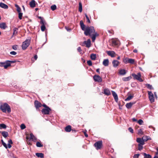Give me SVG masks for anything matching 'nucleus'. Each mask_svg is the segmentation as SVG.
<instances>
[{"mask_svg": "<svg viewBox=\"0 0 158 158\" xmlns=\"http://www.w3.org/2000/svg\"><path fill=\"white\" fill-rule=\"evenodd\" d=\"M93 78L95 81L101 82L102 81L101 78L99 75H95L94 76Z\"/></svg>", "mask_w": 158, "mask_h": 158, "instance_id": "nucleus-8", "label": "nucleus"}, {"mask_svg": "<svg viewBox=\"0 0 158 158\" xmlns=\"http://www.w3.org/2000/svg\"><path fill=\"white\" fill-rule=\"evenodd\" d=\"M15 7L16 8L17 11L18 12L21 11V9L17 4L15 5Z\"/></svg>", "mask_w": 158, "mask_h": 158, "instance_id": "nucleus-36", "label": "nucleus"}, {"mask_svg": "<svg viewBox=\"0 0 158 158\" xmlns=\"http://www.w3.org/2000/svg\"><path fill=\"white\" fill-rule=\"evenodd\" d=\"M139 156V154H137L134 155L133 156V158H138Z\"/></svg>", "mask_w": 158, "mask_h": 158, "instance_id": "nucleus-53", "label": "nucleus"}, {"mask_svg": "<svg viewBox=\"0 0 158 158\" xmlns=\"http://www.w3.org/2000/svg\"><path fill=\"white\" fill-rule=\"evenodd\" d=\"M98 34L96 32H94L93 34H92L91 35H90L91 36L92 41L93 42H94L95 39L96 37L98 35Z\"/></svg>", "mask_w": 158, "mask_h": 158, "instance_id": "nucleus-13", "label": "nucleus"}, {"mask_svg": "<svg viewBox=\"0 0 158 158\" xmlns=\"http://www.w3.org/2000/svg\"><path fill=\"white\" fill-rule=\"evenodd\" d=\"M7 148H10L11 147V144H10V143H8L7 144Z\"/></svg>", "mask_w": 158, "mask_h": 158, "instance_id": "nucleus-61", "label": "nucleus"}, {"mask_svg": "<svg viewBox=\"0 0 158 158\" xmlns=\"http://www.w3.org/2000/svg\"><path fill=\"white\" fill-rule=\"evenodd\" d=\"M129 58H127V57H126L125 58H124L123 60V62L125 63V64H127L128 63V60H129Z\"/></svg>", "mask_w": 158, "mask_h": 158, "instance_id": "nucleus-43", "label": "nucleus"}, {"mask_svg": "<svg viewBox=\"0 0 158 158\" xmlns=\"http://www.w3.org/2000/svg\"><path fill=\"white\" fill-rule=\"evenodd\" d=\"M83 44L86 45V46L89 48L90 46L91 41L89 39L87 40V41H85L84 42Z\"/></svg>", "mask_w": 158, "mask_h": 158, "instance_id": "nucleus-12", "label": "nucleus"}, {"mask_svg": "<svg viewBox=\"0 0 158 158\" xmlns=\"http://www.w3.org/2000/svg\"><path fill=\"white\" fill-rule=\"evenodd\" d=\"M143 144H138V150L139 151L141 150L143 148Z\"/></svg>", "mask_w": 158, "mask_h": 158, "instance_id": "nucleus-48", "label": "nucleus"}, {"mask_svg": "<svg viewBox=\"0 0 158 158\" xmlns=\"http://www.w3.org/2000/svg\"><path fill=\"white\" fill-rule=\"evenodd\" d=\"M20 127L21 129L23 130L26 127V126L24 124H22L20 125Z\"/></svg>", "mask_w": 158, "mask_h": 158, "instance_id": "nucleus-50", "label": "nucleus"}, {"mask_svg": "<svg viewBox=\"0 0 158 158\" xmlns=\"http://www.w3.org/2000/svg\"><path fill=\"white\" fill-rule=\"evenodd\" d=\"M2 145L6 148H7V144L5 143H4L3 144H2Z\"/></svg>", "mask_w": 158, "mask_h": 158, "instance_id": "nucleus-59", "label": "nucleus"}, {"mask_svg": "<svg viewBox=\"0 0 158 158\" xmlns=\"http://www.w3.org/2000/svg\"><path fill=\"white\" fill-rule=\"evenodd\" d=\"M128 130L131 133H133V129L131 127H129L128 128Z\"/></svg>", "mask_w": 158, "mask_h": 158, "instance_id": "nucleus-55", "label": "nucleus"}, {"mask_svg": "<svg viewBox=\"0 0 158 158\" xmlns=\"http://www.w3.org/2000/svg\"><path fill=\"white\" fill-rule=\"evenodd\" d=\"M71 126L70 125H68L67 126L65 129L66 131L67 132H69L71 131Z\"/></svg>", "mask_w": 158, "mask_h": 158, "instance_id": "nucleus-28", "label": "nucleus"}, {"mask_svg": "<svg viewBox=\"0 0 158 158\" xmlns=\"http://www.w3.org/2000/svg\"><path fill=\"white\" fill-rule=\"evenodd\" d=\"M35 155L38 157H40L41 158H43L44 156V155L42 153H36Z\"/></svg>", "mask_w": 158, "mask_h": 158, "instance_id": "nucleus-29", "label": "nucleus"}, {"mask_svg": "<svg viewBox=\"0 0 158 158\" xmlns=\"http://www.w3.org/2000/svg\"><path fill=\"white\" fill-rule=\"evenodd\" d=\"M131 75L133 77L134 79L140 82L143 81V80L141 78V75L140 73H138L137 74L132 73Z\"/></svg>", "mask_w": 158, "mask_h": 158, "instance_id": "nucleus-4", "label": "nucleus"}, {"mask_svg": "<svg viewBox=\"0 0 158 158\" xmlns=\"http://www.w3.org/2000/svg\"><path fill=\"white\" fill-rule=\"evenodd\" d=\"M148 88L150 89H153V88L152 86L151 85H150L149 84H146L145 85Z\"/></svg>", "mask_w": 158, "mask_h": 158, "instance_id": "nucleus-37", "label": "nucleus"}, {"mask_svg": "<svg viewBox=\"0 0 158 158\" xmlns=\"http://www.w3.org/2000/svg\"><path fill=\"white\" fill-rule=\"evenodd\" d=\"M8 143H10V144L13 143V142L11 139H10L8 140Z\"/></svg>", "mask_w": 158, "mask_h": 158, "instance_id": "nucleus-62", "label": "nucleus"}, {"mask_svg": "<svg viewBox=\"0 0 158 158\" xmlns=\"http://www.w3.org/2000/svg\"><path fill=\"white\" fill-rule=\"evenodd\" d=\"M82 10V4L81 2H80L79 3V11L81 12Z\"/></svg>", "mask_w": 158, "mask_h": 158, "instance_id": "nucleus-32", "label": "nucleus"}, {"mask_svg": "<svg viewBox=\"0 0 158 158\" xmlns=\"http://www.w3.org/2000/svg\"><path fill=\"white\" fill-rule=\"evenodd\" d=\"M77 51L80 52L81 51V50L80 47H78L77 49Z\"/></svg>", "mask_w": 158, "mask_h": 158, "instance_id": "nucleus-60", "label": "nucleus"}, {"mask_svg": "<svg viewBox=\"0 0 158 158\" xmlns=\"http://www.w3.org/2000/svg\"><path fill=\"white\" fill-rule=\"evenodd\" d=\"M40 23L42 24V25H44L45 22L42 19H41Z\"/></svg>", "mask_w": 158, "mask_h": 158, "instance_id": "nucleus-57", "label": "nucleus"}, {"mask_svg": "<svg viewBox=\"0 0 158 158\" xmlns=\"http://www.w3.org/2000/svg\"><path fill=\"white\" fill-rule=\"evenodd\" d=\"M143 138L144 139V142L147 141L149 139H151V138L149 136H144L143 137Z\"/></svg>", "mask_w": 158, "mask_h": 158, "instance_id": "nucleus-30", "label": "nucleus"}, {"mask_svg": "<svg viewBox=\"0 0 158 158\" xmlns=\"http://www.w3.org/2000/svg\"><path fill=\"white\" fill-rule=\"evenodd\" d=\"M51 110L50 108L49 107H48L47 108L43 109L42 110V112L44 114H48Z\"/></svg>", "mask_w": 158, "mask_h": 158, "instance_id": "nucleus-7", "label": "nucleus"}, {"mask_svg": "<svg viewBox=\"0 0 158 158\" xmlns=\"http://www.w3.org/2000/svg\"><path fill=\"white\" fill-rule=\"evenodd\" d=\"M46 27L45 26V25H42V26L41 27V30L44 31Z\"/></svg>", "mask_w": 158, "mask_h": 158, "instance_id": "nucleus-46", "label": "nucleus"}, {"mask_svg": "<svg viewBox=\"0 0 158 158\" xmlns=\"http://www.w3.org/2000/svg\"><path fill=\"white\" fill-rule=\"evenodd\" d=\"M137 122L140 125L142 124L143 123V121L141 119H139V120Z\"/></svg>", "mask_w": 158, "mask_h": 158, "instance_id": "nucleus-51", "label": "nucleus"}, {"mask_svg": "<svg viewBox=\"0 0 158 158\" xmlns=\"http://www.w3.org/2000/svg\"><path fill=\"white\" fill-rule=\"evenodd\" d=\"M112 45L113 46L117 45L118 44L119 42L117 39H113L112 40Z\"/></svg>", "mask_w": 158, "mask_h": 158, "instance_id": "nucleus-17", "label": "nucleus"}, {"mask_svg": "<svg viewBox=\"0 0 158 158\" xmlns=\"http://www.w3.org/2000/svg\"><path fill=\"white\" fill-rule=\"evenodd\" d=\"M102 141H98L94 144V145L97 150L100 149L102 146Z\"/></svg>", "mask_w": 158, "mask_h": 158, "instance_id": "nucleus-6", "label": "nucleus"}, {"mask_svg": "<svg viewBox=\"0 0 158 158\" xmlns=\"http://www.w3.org/2000/svg\"><path fill=\"white\" fill-rule=\"evenodd\" d=\"M148 92L149 98L150 102L151 103L154 102L155 101V98L152 92L150 91H148Z\"/></svg>", "mask_w": 158, "mask_h": 158, "instance_id": "nucleus-5", "label": "nucleus"}, {"mask_svg": "<svg viewBox=\"0 0 158 158\" xmlns=\"http://www.w3.org/2000/svg\"><path fill=\"white\" fill-rule=\"evenodd\" d=\"M2 135L5 138H6L8 135V133L6 131H2L1 132Z\"/></svg>", "mask_w": 158, "mask_h": 158, "instance_id": "nucleus-27", "label": "nucleus"}, {"mask_svg": "<svg viewBox=\"0 0 158 158\" xmlns=\"http://www.w3.org/2000/svg\"><path fill=\"white\" fill-rule=\"evenodd\" d=\"M106 53L109 56H111L112 57H114L115 56V53L113 51H107Z\"/></svg>", "mask_w": 158, "mask_h": 158, "instance_id": "nucleus-11", "label": "nucleus"}, {"mask_svg": "<svg viewBox=\"0 0 158 158\" xmlns=\"http://www.w3.org/2000/svg\"><path fill=\"white\" fill-rule=\"evenodd\" d=\"M131 76H129L127 77H124L122 78V80L124 81H129L131 79Z\"/></svg>", "mask_w": 158, "mask_h": 158, "instance_id": "nucleus-26", "label": "nucleus"}, {"mask_svg": "<svg viewBox=\"0 0 158 158\" xmlns=\"http://www.w3.org/2000/svg\"><path fill=\"white\" fill-rule=\"evenodd\" d=\"M29 5L31 7L34 8L35 6V1L34 0H32L29 3Z\"/></svg>", "mask_w": 158, "mask_h": 158, "instance_id": "nucleus-20", "label": "nucleus"}, {"mask_svg": "<svg viewBox=\"0 0 158 158\" xmlns=\"http://www.w3.org/2000/svg\"><path fill=\"white\" fill-rule=\"evenodd\" d=\"M17 45H14L12 46V48L14 50H16L17 49Z\"/></svg>", "mask_w": 158, "mask_h": 158, "instance_id": "nucleus-56", "label": "nucleus"}, {"mask_svg": "<svg viewBox=\"0 0 158 158\" xmlns=\"http://www.w3.org/2000/svg\"><path fill=\"white\" fill-rule=\"evenodd\" d=\"M135 103L134 102H130L127 103L126 105V107L128 109L130 108Z\"/></svg>", "mask_w": 158, "mask_h": 158, "instance_id": "nucleus-23", "label": "nucleus"}, {"mask_svg": "<svg viewBox=\"0 0 158 158\" xmlns=\"http://www.w3.org/2000/svg\"><path fill=\"white\" fill-rule=\"evenodd\" d=\"M0 108L2 112L6 113V110L8 113L11 112L10 108L8 104L6 103L1 105L0 106Z\"/></svg>", "mask_w": 158, "mask_h": 158, "instance_id": "nucleus-2", "label": "nucleus"}, {"mask_svg": "<svg viewBox=\"0 0 158 158\" xmlns=\"http://www.w3.org/2000/svg\"><path fill=\"white\" fill-rule=\"evenodd\" d=\"M80 25L81 27V28L82 30L83 31H85V25L84 24L83 21H81L80 22Z\"/></svg>", "mask_w": 158, "mask_h": 158, "instance_id": "nucleus-25", "label": "nucleus"}, {"mask_svg": "<svg viewBox=\"0 0 158 158\" xmlns=\"http://www.w3.org/2000/svg\"><path fill=\"white\" fill-rule=\"evenodd\" d=\"M34 103L35 106L36 108H39L42 105V104L38 101H35Z\"/></svg>", "mask_w": 158, "mask_h": 158, "instance_id": "nucleus-15", "label": "nucleus"}, {"mask_svg": "<svg viewBox=\"0 0 158 158\" xmlns=\"http://www.w3.org/2000/svg\"><path fill=\"white\" fill-rule=\"evenodd\" d=\"M10 54L12 55H15L17 54V53L15 51H12L10 52Z\"/></svg>", "mask_w": 158, "mask_h": 158, "instance_id": "nucleus-54", "label": "nucleus"}, {"mask_svg": "<svg viewBox=\"0 0 158 158\" xmlns=\"http://www.w3.org/2000/svg\"><path fill=\"white\" fill-rule=\"evenodd\" d=\"M136 141L137 143H139L138 144L144 145L145 143V142L144 141V139L143 138V137L142 138H137L136 139Z\"/></svg>", "mask_w": 158, "mask_h": 158, "instance_id": "nucleus-9", "label": "nucleus"}, {"mask_svg": "<svg viewBox=\"0 0 158 158\" xmlns=\"http://www.w3.org/2000/svg\"><path fill=\"white\" fill-rule=\"evenodd\" d=\"M143 154L145 158H151L152 157L149 154H147L146 153H144Z\"/></svg>", "mask_w": 158, "mask_h": 158, "instance_id": "nucleus-38", "label": "nucleus"}, {"mask_svg": "<svg viewBox=\"0 0 158 158\" xmlns=\"http://www.w3.org/2000/svg\"><path fill=\"white\" fill-rule=\"evenodd\" d=\"M9 65V64H7L6 60L4 62H0V66L3 67L5 69H7Z\"/></svg>", "mask_w": 158, "mask_h": 158, "instance_id": "nucleus-10", "label": "nucleus"}, {"mask_svg": "<svg viewBox=\"0 0 158 158\" xmlns=\"http://www.w3.org/2000/svg\"><path fill=\"white\" fill-rule=\"evenodd\" d=\"M0 7L5 9H7L8 8L7 5L2 2L0 3Z\"/></svg>", "mask_w": 158, "mask_h": 158, "instance_id": "nucleus-22", "label": "nucleus"}, {"mask_svg": "<svg viewBox=\"0 0 158 158\" xmlns=\"http://www.w3.org/2000/svg\"><path fill=\"white\" fill-rule=\"evenodd\" d=\"M30 139H32V141L34 142H35L37 140V138L32 133H31L30 134Z\"/></svg>", "mask_w": 158, "mask_h": 158, "instance_id": "nucleus-24", "label": "nucleus"}, {"mask_svg": "<svg viewBox=\"0 0 158 158\" xmlns=\"http://www.w3.org/2000/svg\"><path fill=\"white\" fill-rule=\"evenodd\" d=\"M109 61L108 59H106L103 60L102 64L105 66H107L109 65Z\"/></svg>", "mask_w": 158, "mask_h": 158, "instance_id": "nucleus-19", "label": "nucleus"}, {"mask_svg": "<svg viewBox=\"0 0 158 158\" xmlns=\"http://www.w3.org/2000/svg\"><path fill=\"white\" fill-rule=\"evenodd\" d=\"M19 18L20 19H22V17L23 16V13L21 12H19Z\"/></svg>", "mask_w": 158, "mask_h": 158, "instance_id": "nucleus-45", "label": "nucleus"}, {"mask_svg": "<svg viewBox=\"0 0 158 158\" xmlns=\"http://www.w3.org/2000/svg\"><path fill=\"white\" fill-rule=\"evenodd\" d=\"M6 125L4 124H0V129L2 128L6 129Z\"/></svg>", "mask_w": 158, "mask_h": 158, "instance_id": "nucleus-40", "label": "nucleus"}, {"mask_svg": "<svg viewBox=\"0 0 158 158\" xmlns=\"http://www.w3.org/2000/svg\"><path fill=\"white\" fill-rule=\"evenodd\" d=\"M31 42L30 39H26L24 42L23 43L22 47L23 50L26 49L30 45Z\"/></svg>", "mask_w": 158, "mask_h": 158, "instance_id": "nucleus-3", "label": "nucleus"}, {"mask_svg": "<svg viewBox=\"0 0 158 158\" xmlns=\"http://www.w3.org/2000/svg\"><path fill=\"white\" fill-rule=\"evenodd\" d=\"M95 32L94 28L93 26L87 27L85 28L84 34L86 36L91 35Z\"/></svg>", "mask_w": 158, "mask_h": 158, "instance_id": "nucleus-1", "label": "nucleus"}, {"mask_svg": "<svg viewBox=\"0 0 158 158\" xmlns=\"http://www.w3.org/2000/svg\"><path fill=\"white\" fill-rule=\"evenodd\" d=\"M36 146L38 147H43V145L39 142H37L36 143Z\"/></svg>", "mask_w": 158, "mask_h": 158, "instance_id": "nucleus-47", "label": "nucleus"}, {"mask_svg": "<svg viewBox=\"0 0 158 158\" xmlns=\"http://www.w3.org/2000/svg\"><path fill=\"white\" fill-rule=\"evenodd\" d=\"M104 94L107 95H109L111 94L110 92L109 89H105L104 90Z\"/></svg>", "mask_w": 158, "mask_h": 158, "instance_id": "nucleus-21", "label": "nucleus"}, {"mask_svg": "<svg viewBox=\"0 0 158 158\" xmlns=\"http://www.w3.org/2000/svg\"><path fill=\"white\" fill-rule=\"evenodd\" d=\"M135 62V60L132 59H129L128 63L131 64H133Z\"/></svg>", "mask_w": 158, "mask_h": 158, "instance_id": "nucleus-42", "label": "nucleus"}, {"mask_svg": "<svg viewBox=\"0 0 158 158\" xmlns=\"http://www.w3.org/2000/svg\"><path fill=\"white\" fill-rule=\"evenodd\" d=\"M132 120L133 122H136L137 121V119L135 118H132Z\"/></svg>", "mask_w": 158, "mask_h": 158, "instance_id": "nucleus-63", "label": "nucleus"}, {"mask_svg": "<svg viewBox=\"0 0 158 158\" xmlns=\"http://www.w3.org/2000/svg\"><path fill=\"white\" fill-rule=\"evenodd\" d=\"M90 58L93 60H95L96 59V55L95 54H92L90 55Z\"/></svg>", "mask_w": 158, "mask_h": 158, "instance_id": "nucleus-35", "label": "nucleus"}, {"mask_svg": "<svg viewBox=\"0 0 158 158\" xmlns=\"http://www.w3.org/2000/svg\"><path fill=\"white\" fill-rule=\"evenodd\" d=\"M66 29L68 31H71V29H70L68 28L67 27H65Z\"/></svg>", "mask_w": 158, "mask_h": 158, "instance_id": "nucleus-58", "label": "nucleus"}, {"mask_svg": "<svg viewBox=\"0 0 158 158\" xmlns=\"http://www.w3.org/2000/svg\"><path fill=\"white\" fill-rule=\"evenodd\" d=\"M112 93L114 98L115 101L116 102H117L118 100V98L117 94L114 91H112Z\"/></svg>", "mask_w": 158, "mask_h": 158, "instance_id": "nucleus-14", "label": "nucleus"}, {"mask_svg": "<svg viewBox=\"0 0 158 158\" xmlns=\"http://www.w3.org/2000/svg\"><path fill=\"white\" fill-rule=\"evenodd\" d=\"M43 106L45 108H47V107H48L45 104H43Z\"/></svg>", "mask_w": 158, "mask_h": 158, "instance_id": "nucleus-64", "label": "nucleus"}, {"mask_svg": "<svg viewBox=\"0 0 158 158\" xmlns=\"http://www.w3.org/2000/svg\"><path fill=\"white\" fill-rule=\"evenodd\" d=\"M51 8L52 11H54L56 9V6L55 5H52L51 6Z\"/></svg>", "mask_w": 158, "mask_h": 158, "instance_id": "nucleus-41", "label": "nucleus"}, {"mask_svg": "<svg viewBox=\"0 0 158 158\" xmlns=\"http://www.w3.org/2000/svg\"><path fill=\"white\" fill-rule=\"evenodd\" d=\"M85 17L87 19V22L88 23H90V21L89 19V18L88 17V16H87V15L86 14H85Z\"/></svg>", "mask_w": 158, "mask_h": 158, "instance_id": "nucleus-49", "label": "nucleus"}, {"mask_svg": "<svg viewBox=\"0 0 158 158\" xmlns=\"http://www.w3.org/2000/svg\"><path fill=\"white\" fill-rule=\"evenodd\" d=\"M18 29L17 28H15L13 29V35H12V37L13 36V35H16L18 32Z\"/></svg>", "mask_w": 158, "mask_h": 158, "instance_id": "nucleus-34", "label": "nucleus"}, {"mask_svg": "<svg viewBox=\"0 0 158 158\" xmlns=\"http://www.w3.org/2000/svg\"><path fill=\"white\" fill-rule=\"evenodd\" d=\"M119 73L121 75H124L126 73L125 70L124 69L120 70L119 71Z\"/></svg>", "mask_w": 158, "mask_h": 158, "instance_id": "nucleus-31", "label": "nucleus"}, {"mask_svg": "<svg viewBox=\"0 0 158 158\" xmlns=\"http://www.w3.org/2000/svg\"><path fill=\"white\" fill-rule=\"evenodd\" d=\"M16 62L15 60H6V62H7V64H9V65H8V67L10 66L11 65V64L12 63H15Z\"/></svg>", "mask_w": 158, "mask_h": 158, "instance_id": "nucleus-33", "label": "nucleus"}, {"mask_svg": "<svg viewBox=\"0 0 158 158\" xmlns=\"http://www.w3.org/2000/svg\"><path fill=\"white\" fill-rule=\"evenodd\" d=\"M138 135H143V129H139L138 131Z\"/></svg>", "mask_w": 158, "mask_h": 158, "instance_id": "nucleus-39", "label": "nucleus"}, {"mask_svg": "<svg viewBox=\"0 0 158 158\" xmlns=\"http://www.w3.org/2000/svg\"><path fill=\"white\" fill-rule=\"evenodd\" d=\"M7 27L5 23H0V28L3 29H5Z\"/></svg>", "mask_w": 158, "mask_h": 158, "instance_id": "nucleus-18", "label": "nucleus"}, {"mask_svg": "<svg viewBox=\"0 0 158 158\" xmlns=\"http://www.w3.org/2000/svg\"><path fill=\"white\" fill-rule=\"evenodd\" d=\"M133 97V96H129L125 99L126 101H129L131 100Z\"/></svg>", "mask_w": 158, "mask_h": 158, "instance_id": "nucleus-44", "label": "nucleus"}, {"mask_svg": "<svg viewBox=\"0 0 158 158\" xmlns=\"http://www.w3.org/2000/svg\"><path fill=\"white\" fill-rule=\"evenodd\" d=\"M112 63L113 65V66L114 67H117L119 64V62L116 60H113Z\"/></svg>", "mask_w": 158, "mask_h": 158, "instance_id": "nucleus-16", "label": "nucleus"}, {"mask_svg": "<svg viewBox=\"0 0 158 158\" xmlns=\"http://www.w3.org/2000/svg\"><path fill=\"white\" fill-rule=\"evenodd\" d=\"M87 63L89 66H91L92 65V62L90 60H88Z\"/></svg>", "mask_w": 158, "mask_h": 158, "instance_id": "nucleus-52", "label": "nucleus"}]
</instances>
